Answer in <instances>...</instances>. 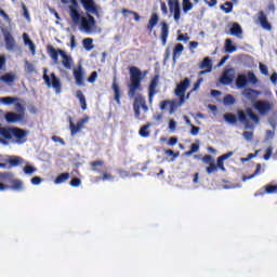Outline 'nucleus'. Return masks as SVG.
<instances>
[{"label": "nucleus", "instance_id": "1", "mask_svg": "<svg viewBox=\"0 0 277 277\" xmlns=\"http://www.w3.org/2000/svg\"><path fill=\"white\" fill-rule=\"evenodd\" d=\"M130 72V83L128 85V96L129 98H134L133 110L136 120H141L142 111H148V105H146V98L142 94H137V91L142 90V80L144 79V74L136 66L129 67ZM135 94H137L135 96Z\"/></svg>", "mask_w": 277, "mask_h": 277}, {"label": "nucleus", "instance_id": "2", "mask_svg": "<svg viewBox=\"0 0 277 277\" xmlns=\"http://www.w3.org/2000/svg\"><path fill=\"white\" fill-rule=\"evenodd\" d=\"M47 53L50 55L52 62L54 64H60V55L62 57V66L66 70H72V66H75V61L70 54H67L66 51L62 49L55 50L52 44L47 45Z\"/></svg>", "mask_w": 277, "mask_h": 277}, {"label": "nucleus", "instance_id": "3", "mask_svg": "<svg viewBox=\"0 0 277 277\" xmlns=\"http://www.w3.org/2000/svg\"><path fill=\"white\" fill-rule=\"evenodd\" d=\"M0 29L4 38L6 51H14L16 49V40L12 36V27L1 25Z\"/></svg>", "mask_w": 277, "mask_h": 277}, {"label": "nucleus", "instance_id": "4", "mask_svg": "<svg viewBox=\"0 0 277 277\" xmlns=\"http://www.w3.org/2000/svg\"><path fill=\"white\" fill-rule=\"evenodd\" d=\"M48 69L44 68L43 69V81L44 83L48 85V88H53L56 92H62V83L60 82V78H57V76H55L54 72H52L49 77V75H47Z\"/></svg>", "mask_w": 277, "mask_h": 277}, {"label": "nucleus", "instance_id": "5", "mask_svg": "<svg viewBox=\"0 0 277 277\" xmlns=\"http://www.w3.org/2000/svg\"><path fill=\"white\" fill-rule=\"evenodd\" d=\"M68 14L74 25H79V23H81L83 16L81 15V8L79 6L78 1H71V4L68 6Z\"/></svg>", "mask_w": 277, "mask_h": 277}, {"label": "nucleus", "instance_id": "6", "mask_svg": "<svg viewBox=\"0 0 277 277\" xmlns=\"http://www.w3.org/2000/svg\"><path fill=\"white\" fill-rule=\"evenodd\" d=\"M81 29L83 31H87V34H90L96 26V19H94V16L91 14H88L87 17H82L79 23Z\"/></svg>", "mask_w": 277, "mask_h": 277}, {"label": "nucleus", "instance_id": "7", "mask_svg": "<svg viewBox=\"0 0 277 277\" xmlns=\"http://www.w3.org/2000/svg\"><path fill=\"white\" fill-rule=\"evenodd\" d=\"M19 109L22 110V113L16 114V113H6L4 118L6 120V122H9V124H14L16 122H23V120H25V108H23L21 106V104H18Z\"/></svg>", "mask_w": 277, "mask_h": 277}, {"label": "nucleus", "instance_id": "8", "mask_svg": "<svg viewBox=\"0 0 277 277\" xmlns=\"http://www.w3.org/2000/svg\"><path fill=\"white\" fill-rule=\"evenodd\" d=\"M254 109H256L261 116H265V114H269V111L274 109V104L269 101H258L254 103Z\"/></svg>", "mask_w": 277, "mask_h": 277}, {"label": "nucleus", "instance_id": "9", "mask_svg": "<svg viewBox=\"0 0 277 277\" xmlns=\"http://www.w3.org/2000/svg\"><path fill=\"white\" fill-rule=\"evenodd\" d=\"M190 82L189 78H185L175 88V95L179 96L181 103H185V92H187V88H189Z\"/></svg>", "mask_w": 277, "mask_h": 277}, {"label": "nucleus", "instance_id": "10", "mask_svg": "<svg viewBox=\"0 0 277 277\" xmlns=\"http://www.w3.org/2000/svg\"><path fill=\"white\" fill-rule=\"evenodd\" d=\"M88 120H89L88 117L79 119L75 126V122H72V117H69V129H70L71 135H77V133H79V131L83 129V126L85 124V122H88Z\"/></svg>", "mask_w": 277, "mask_h": 277}, {"label": "nucleus", "instance_id": "11", "mask_svg": "<svg viewBox=\"0 0 277 277\" xmlns=\"http://www.w3.org/2000/svg\"><path fill=\"white\" fill-rule=\"evenodd\" d=\"M183 103L176 101V100H164L160 103V109L163 111L166 110V107H168L169 105V114H173L175 109H179V107L182 106Z\"/></svg>", "mask_w": 277, "mask_h": 277}, {"label": "nucleus", "instance_id": "12", "mask_svg": "<svg viewBox=\"0 0 277 277\" xmlns=\"http://www.w3.org/2000/svg\"><path fill=\"white\" fill-rule=\"evenodd\" d=\"M235 79V69L228 68L225 69L220 78V81L223 85H230Z\"/></svg>", "mask_w": 277, "mask_h": 277}, {"label": "nucleus", "instance_id": "13", "mask_svg": "<svg viewBox=\"0 0 277 277\" xmlns=\"http://www.w3.org/2000/svg\"><path fill=\"white\" fill-rule=\"evenodd\" d=\"M157 85H159V75L154 76V78L150 80V83L148 87L149 103H153V98H155V94H157Z\"/></svg>", "mask_w": 277, "mask_h": 277}, {"label": "nucleus", "instance_id": "14", "mask_svg": "<svg viewBox=\"0 0 277 277\" xmlns=\"http://www.w3.org/2000/svg\"><path fill=\"white\" fill-rule=\"evenodd\" d=\"M169 9L171 13H174V21H181V4L179 1H169Z\"/></svg>", "mask_w": 277, "mask_h": 277}, {"label": "nucleus", "instance_id": "15", "mask_svg": "<svg viewBox=\"0 0 277 277\" xmlns=\"http://www.w3.org/2000/svg\"><path fill=\"white\" fill-rule=\"evenodd\" d=\"M260 95H261V92L254 89L247 88L242 91V96H245V98L251 102L256 101Z\"/></svg>", "mask_w": 277, "mask_h": 277}, {"label": "nucleus", "instance_id": "16", "mask_svg": "<svg viewBox=\"0 0 277 277\" xmlns=\"http://www.w3.org/2000/svg\"><path fill=\"white\" fill-rule=\"evenodd\" d=\"M83 75H84L83 66L79 65L76 69H74V78L76 81V85H79V87L83 85L84 83Z\"/></svg>", "mask_w": 277, "mask_h": 277}, {"label": "nucleus", "instance_id": "17", "mask_svg": "<svg viewBox=\"0 0 277 277\" xmlns=\"http://www.w3.org/2000/svg\"><path fill=\"white\" fill-rule=\"evenodd\" d=\"M81 3L88 14H94V16H98V8H96L94 1H81Z\"/></svg>", "mask_w": 277, "mask_h": 277}, {"label": "nucleus", "instance_id": "18", "mask_svg": "<svg viewBox=\"0 0 277 277\" xmlns=\"http://www.w3.org/2000/svg\"><path fill=\"white\" fill-rule=\"evenodd\" d=\"M160 25H161L160 39H161L162 47H166L168 42V36H170V27L166 22H161Z\"/></svg>", "mask_w": 277, "mask_h": 277}, {"label": "nucleus", "instance_id": "19", "mask_svg": "<svg viewBox=\"0 0 277 277\" xmlns=\"http://www.w3.org/2000/svg\"><path fill=\"white\" fill-rule=\"evenodd\" d=\"M259 21L263 29H266V31H272V24H269V22L267 21V15H265V12H259Z\"/></svg>", "mask_w": 277, "mask_h": 277}, {"label": "nucleus", "instance_id": "20", "mask_svg": "<svg viewBox=\"0 0 277 277\" xmlns=\"http://www.w3.org/2000/svg\"><path fill=\"white\" fill-rule=\"evenodd\" d=\"M157 23H159V15L157 13H153L146 26V29L149 31V34H151L153 29L157 27Z\"/></svg>", "mask_w": 277, "mask_h": 277}, {"label": "nucleus", "instance_id": "21", "mask_svg": "<svg viewBox=\"0 0 277 277\" xmlns=\"http://www.w3.org/2000/svg\"><path fill=\"white\" fill-rule=\"evenodd\" d=\"M111 90L114 91L115 101H116L117 105H120V87L118 85L116 77H114Z\"/></svg>", "mask_w": 277, "mask_h": 277}, {"label": "nucleus", "instance_id": "22", "mask_svg": "<svg viewBox=\"0 0 277 277\" xmlns=\"http://www.w3.org/2000/svg\"><path fill=\"white\" fill-rule=\"evenodd\" d=\"M199 68L205 69L208 68V70H201L200 75H205V72H211V69L213 68V65L211 64V58L206 57L203 61L200 63Z\"/></svg>", "mask_w": 277, "mask_h": 277}, {"label": "nucleus", "instance_id": "23", "mask_svg": "<svg viewBox=\"0 0 277 277\" xmlns=\"http://www.w3.org/2000/svg\"><path fill=\"white\" fill-rule=\"evenodd\" d=\"M246 85H248V77L242 74L238 75L236 78V87L241 90L246 88Z\"/></svg>", "mask_w": 277, "mask_h": 277}, {"label": "nucleus", "instance_id": "24", "mask_svg": "<svg viewBox=\"0 0 277 277\" xmlns=\"http://www.w3.org/2000/svg\"><path fill=\"white\" fill-rule=\"evenodd\" d=\"M76 97L80 101L82 111H85V109H88V102L85 101L83 92L81 90L76 91Z\"/></svg>", "mask_w": 277, "mask_h": 277}, {"label": "nucleus", "instance_id": "25", "mask_svg": "<svg viewBox=\"0 0 277 277\" xmlns=\"http://www.w3.org/2000/svg\"><path fill=\"white\" fill-rule=\"evenodd\" d=\"M6 161L10 164V168H17V166L23 163V158L21 156H11Z\"/></svg>", "mask_w": 277, "mask_h": 277}, {"label": "nucleus", "instance_id": "26", "mask_svg": "<svg viewBox=\"0 0 277 277\" xmlns=\"http://www.w3.org/2000/svg\"><path fill=\"white\" fill-rule=\"evenodd\" d=\"M230 36H236L237 38L241 37L243 34V30L241 29V26L237 23H234L229 29Z\"/></svg>", "mask_w": 277, "mask_h": 277}, {"label": "nucleus", "instance_id": "27", "mask_svg": "<svg viewBox=\"0 0 277 277\" xmlns=\"http://www.w3.org/2000/svg\"><path fill=\"white\" fill-rule=\"evenodd\" d=\"M151 123L148 122L145 126H142L140 131H138V135L141 137H150V131L148 129H150Z\"/></svg>", "mask_w": 277, "mask_h": 277}, {"label": "nucleus", "instance_id": "28", "mask_svg": "<svg viewBox=\"0 0 277 277\" xmlns=\"http://www.w3.org/2000/svg\"><path fill=\"white\" fill-rule=\"evenodd\" d=\"M70 179V173L65 172L57 175V177L54 180L55 185H62V183H66Z\"/></svg>", "mask_w": 277, "mask_h": 277}, {"label": "nucleus", "instance_id": "29", "mask_svg": "<svg viewBox=\"0 0 277 277\" xmlns=\"http://www.w3.org/2000/svg\"><path fill=\"white\" fill-rule=\"evenodd\" d=\"M0 81H3V83H14V81H16V76L12 72L4 74L0 77Z\"/></svg>", "mask_w": 277, "mask_h": 277}, {"label": "nucleus", "instance_id": "30", "mask_svg": "<svg viewBox=\"0 0 277 277\" xmlns=\"http://www.w3.org/2000/svg\"><path fill=\"white\" fill-rule=\"evenodd\" d=\"M82 47L85 51H92L94 49V39L93 38H84L82 40Z\"/></svg>", "mask_w": 277, "mask_h": 277}, {"label": "nucleus", "instance_id": "31", "mask_svg": "<svg viewBox=\"0 0 277 277\" xmlns=\"http://www.w3.org/2000/svg\"><path fill=\"white\" fill-rule=\"evenodd\" d=\"M235 51H237V47L233 45V40L226 39L225 40V52L226 53H235Z\"/></svg>", "mask_w": 277, "mask_h": 277}, {"label": "nucleus", "instance_id": "32", "mask_svg": "<svg viewBox=\"0 0 277 277\" xmlns=\"http://www.w3.org/2000/svg\"><path fill=\"white\" fill-rule=\"evenodd\" d=\"M90 166H91V170L93 172H100L98 168H103V166H105V161H103V160H95V161L90 162Z\"/></svg>", "mask_w": 277, "mask_h": 277}, {"label": "nucleus", "instance_id": "33", "mask_svg": "<svg viewBox=\"0 0 277 277\" xmlns=\"http://www.w3.org/2000/svg\"><path fill=\"white\" fill-rule=\"evenodd\" d=\"M225 122H228L229 124H236L237 122V116L232 114V113H227L223 116Z\"/></svg>", "mask_w": 277, "mask_h": 277}, {"label": "nucleus", "instance_id": "34", "mask_svg": "<svg viewBox=\"0 0 277 277\" xmlns=\"http://www.w3.org/2000/svg\"><path fill=\"white\" fill-rule=\"evenodd\" d=\"M9 189H14L15 192H21V189H23V182L21 180H13L12 186H9Z\"/></svg>", "mask_w": 277, "mask_h": 277}, {"label": "nucleus", "instance_id": "35", "mask_svg": "<svg viewBox=\"0 0 277 277\" xmlns=\"http://www.w3.org/2000/svg\"><path fill=\"white\" fill-rule=\"evenodd\" d=\"M261 172V163L256 164V169L255 171L251 174V175H242V181H250V179H254V176H256L259 173Z\"/></svg>", "mask_w": 277, "mask_h": 277}, {"label": "nucleus", "instance_id": "36", "mask_svg": "<svg viewBox=\"0 0 277 277\" xmlns=\"http://www.w3.org/2000/svg\"><path fill=\"white\" fill-rule=\"evenodd\" d=\"M185 47H183V43H177L173 49V60L176 57V55H181Z\"/></svg>", "mask_w": 277, "mask_h": 277}, {"label": "nucleus", "instance_id": "37", "mask_svg": "<svg viewBox=\"0 0 277 277\" xmlns=\"http://www.w3.org/2000/svg\"><path fill=\"white\" fill-rule=\"evenodd\" d=\"M247 115L249 116L250 120L258 123L259 122V115L254 114V110L252 108H247Z\"/></svg>", "mask_w": 277, "mask_h": 277}, {"label": "nucleus", "instance_id": "38", "mask_svg": "<svg viewBox=\"0 0 277 277\" xmlns=\"http://www.w3.org/2000/svg\"><path fill=\"white\" fill-rule=\"evenodd\" d=\"M237 114L239 122H241L242 124H248V116L246 115V113L243 110H238Z\"/></svg>", "mask_w": 277, "mask_h": 277}, {"label": "nucleus", "instance_id": "39", "mask_svg": "<svg viewBox=\"0 0 277 277\" xmlns=\"http://www.w3.org/2000/svg\"><path fill=\"white\" fill-rule=\"evenodd\" d=\"M221 10H223L225 14H230V12H233V4L229 1H227L221 5Z\"/></svg>", "mask_w": 277, "mask_h": 277}, {"label": "nucleus", "instance_id": "40", "mask_svg": "<svg viewBox=\"0 0 277 277\" xmlns=\"http://www.w3.org/2000/svg\"><path fill=\"white\" fill-rule=\"evenodd\" d=\"M223 103L224 105H228V106L233 105L235 103V96L230 94L225 95L223 98Z\"/></svg>", "mask_w": 277, "mask_h": 277}, {"label": "nucleus", "instance_id": "41", "mask_svg": "<svg viewBox=\"0 0 277 277\" xmlns=\"http://www.w3.org/2000/svg\"><path fill=\"white\" fill-rule=\"evenodd\" d=\"M207 174H213V172H217V164L215 162H211L209 167L206 168Z\"/></svg>", "mask_w": 277, "mask_h": 277}, {"label": "nucleus", "instance_id": "42", "mask_svg": "<svg viewBox=\"0 0 277 277\" xmlns=\"http://www.w3.org/2000/svg\"><path fill=\"white\" fill-rule=\"evenodd\" d=\"M276 192H277V185L267 184L265 186L266 194H276Z\"/></svg>", "mask_w": 277, "mask_h": 277}, {"label": "nucleus", "instance_id": "43", "mask_svg": "<svg viewBox=\"0 0 277 277\" xmlns=\"http://www.w3.org/2000/svg\"><path fill=\"white\" fill-rule=\"evenodd\" d=\"M0 16L3 19L4 23H8V25H10L12 23V19L10 18V15H8V13H5V11L0 10Z\"/></svg>", "mask_w": 277, "mask_h": 277}, {"label": "nucleus", "instance_id": "44", "mask_svg": "<svg viewBox=\"0 0 277 277\" xmlns=\"http://www.w3.org/2000/svg\"><path fill=\"white\" fill-rule=\"evenodd\" d=\"M247 77V80L250 81V83H256L259 81V79H256V75H254L252 71H249Z\"/></svg>", "mask_w": 277, "mask_h": 277}, {"label": "nucleus", "instance_id": "45", "mask_svg": "<svg viewBox=\"0 0 277 277\" xmlns=\"http://www.w3.org/2000/svg\"><path fill=\"white\" fill-rule=\"evenodd\" d=\"M122 14H133L134 15V21H140V14H137V12H135V11H129V10H127V9H123L122 10Z\"/></svg>", "mask_w": 277, "mask_h": 277}, {"label": "nucleus", "instance_id": "46", "mask_svg": "<svg viewBox=\"0 0 277 277\" xmlns=\"http://www.w3.org/2000/svg\"><path fill=\"white\" fill-rule=\"evenodd\" d=\"M202 161L208 166L215 162V160H213V156L211 155L203 156Z\"/></svg>", "mask_w": 277, "mask_h": 277}, {"label": "nucleus", "instance_id": "47", "mask_svg": "<svg viewBox=\"0 0 277 277\" xmlns=\"http://www.w3.org/2000/svg\"><path fill=\"white\" fill-rule=\"evenodd\" d=\"M69 185L71 187H79L81 185V179H79V177L71 179Z\"/></svg>", "mask_w": 277, "mask_h": 277}, {"label": "nucleus", "instance_id": "48", "mask_svg": "<svg viewBox=\"0 0 277 277\" xmlns=\"http://www.w3.org/2000/svg\"><path fill=\"white\" fill-rule=\"evenodd\" d=\"M192 8H194V4L192 3V1H183L184 12H189V10H192Z\"/></svg>", "mask_w": 277, "mask_h": 277}, {"label": "nucleus", "instance_id": "49", "mask_svg": "<svg viewBox=\"0 0 277 277\" xmlns=\"http://www.w3.org/2000/svg\"><path fill=\"white\" fill-rule=\"evenodd\" d=\"M14 101H16V98H14L12 96H6V97L1 98V102L4 103V105H12V103H14Z\"/></svg>", "mask_w": 277, "mask_h": 277}, {"label": "nucleus", "instance_id": "50", "mask_svg": "<svg viewBox=\"0 0 277 277\" xmlns=\"http://www.w3.org/2000/svg\"><path fill=\"white\" fill-rule=\"evenodd\" d=\"M260 72L265 76L269 75V69L267 68V65L260 63Z\"/></svg>", "mask_w": 277, "mask_h": 277}, {"label": "nucleus", "instance_id": "51", "mask_svg": "<svg viewBox=\"0 0 277 277\" xmlns=\"http://www.w3.org/2000/svg\"><path fill=\"white\" fill-rule=\"evenodd\" d=\"M216 167L219 168V170H222V172H226V167H224V160L220 157L216 160Z\"/></svg>", "mask_w": 277, "mask_h": 277}, {"label": "nucleus", "instance_id": "52", "mask_svg": "<svg viewBox=\"0 0 277 277\" xmlns=\"http://www.w3.org/2000/svg\"><path fill=\"white\" fill-rule=\"evenodd\" d=\"M274 151V148L272 146L266 148V153L264 155V160L269 161V158L272 157V153Z\"/></svg>", "mask_w": 277, "mask_h": 277}, {"label": "nucleus", "instance_id": "53", "mask_svg": "<svg viewBox=\"0 0 277 277\" xmlns=\"http://www.w3.org/2000/svg\"><path fill=\"white\" fill-rule=\"evenodd\" d=\"M164 155H167L168 157H173L172 161H174V159L179 157V153H174V150L172 149L164 150Z\"/></svg>", "mask_w": 277, "mask_h": 277}, {"label": "nucleus", "instance_id": "54", "mask_svg": "<svg viewBox=\"0 0 277 277\" xmlns=\"http://www.w3.org/2000/svg\"><path fill=\"white\" fill-rule=\"evenodd\" d=\"M36 167H31V166H25L24 167V172L26 174H34V172H36Z\"/></svg>", "mask_w": 277, "mask_h": 277}, {"label": "nucleus", "instance_id": "55", "mask_svg": "<svg viewBox=\"0 0 277 277\" xmlns=\"http://www.w3.org/2000/svg\"><path fill=\"white\" fill-rule=\"evenodd\" d=\"M97 77H98V72L93 71V72L90 75V77L88 78V82H89V83H94V82L96 81Z\"/></svg>", "mask_w": 277, "mask_h": 277}, {"label": "nucleus", "instance_id": "56", "mask_svg": "<svg viewBox=\"0 0 277 277\" xmlns=\"http://www.w3.org/2000/svg\"><path fill=\"white\" fill-rule=\"evenodd\" d=\"M187 40H189V36H187V34L186 35L181 34L177 36V42H187Z\"/></svg>", "mask_w": 277, "mask_h": 277}, {"label": "nucleus", "instance_id": "57", "mask_svg": "<svg viewBox=\"0 0 277 277\" xmlns=\"http://www.w3.org/2000/svg\"><path fill=\"white\" fill-rule=\"evenodd\" d=\"M23 39H24V43L28 47H29V44L34 43V41H31V39H29V35H27L26 32L23 34Z\"/></svg>", "mask_w": 277, "mask_h": 277}, {"label": "nucleus", "instance_id": "58", "mask_svg": "<svg viewBox=\"0 0 277 277\" xmlns=\"http://www.w3.org/2000/svg\"><path fill=\"white\" fill-rule=\"evenodd\" d=\"M177 143H179V137L173 136V137L169 138L168 146H176Z\"/></svg>", "mask_w": 277, "mask_h": 277}, {"label": "nucleus", "instance_id": "59", "mask_svg": "<svg viewBox=\"0 0 277 277\" xmlns=\"http://www.w3.org/2000/svg\"><path fill=\"white\" fill-rule=\"evenodd\" d=\"M31 184L32 185H40V183H42V177L40 176H34L31 180H30Z\"/></svg>", "mask_w": 277, "mask_h": 277}, {"label": "nucleus", "instance_id": "60", "mask_svg": "<svg viewBox=\"0 0 277 277\" xmlns=\"http://www.w3.org/2000/svg\"><path fill=\"white\" fill-rule=\"evenodd\" d=\"M102 181H114V175H111L107 172H104L103 176H102Z\"/></svg>", "mask_w": 277, "mask_h": 277}, {"label": "nucleus", "instance_id": "61", "mask_svg": "<svg viewBox=\"0 0 277 277\" xmlns=\"http://www.w3.org/2000/svg\"><path fill=\"white\" fill-rule=\"evenodd\" d=\"M192 129H190V134L193 135H198V133H200V128L194 126V124H190Z\"/></svg>", "mask_w": 277, "mask_h": 277}, {"label": "nucleus", "instance_id": "62", "mask_svg": "<svg viewBox=\"0 0 277 277\" xmlns=\"http://www.w3.org/2000/svg\"><path fill=\"white\" fill-rule=\"evenodd\" d=\"M242 135H243L245 140H248V141H250V140H252V137H254V134L250 131H245L242 133Z\"/></svg>", "mask_w": 277, "mask_h": 277}, {"label": "nucleus", "instance_id": "63", "mask_svg": "<svg viewBox=\"0 0 277 277\" xmlns=\"http://www.w3.org/2000/svg\"><path fill=\"white\" fill-rule=\"evenodd\" d=\"M22 9L24 12V16L26 17V21H29V11H27V5H25V3L22 2Z\"/></svg>", "mask_w": 277, "mask_h": 277}, {"label": "nucleus", "instance_id": "64", "mask_svg": "<svg viewBox=\"0 0 277 277\" xmlns=\"http://www.w3.org/2000/svg\"><path fill=\"white\" fill-rule=\"evenodd\" d=\"M259 155V150H256L254 154H249L247 158H242V161H250V159H254Z\"/></svg>", "mask_w": 277, "mask_h": 277}]
</instances>
